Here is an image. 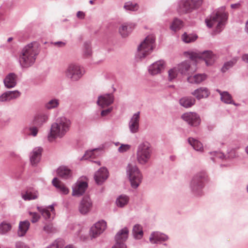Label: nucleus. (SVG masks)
Returning <instances> with one entry per match:
<instances>
[{
    "mask_svg": "<svg viewBox=\"0 0 248 248\" xmlns=\"http://www.w3.org/2000/svg\"><path fill=\"white\" fill-rule=\"evenodd\" d=\"M40 52V45L37 42H33L25 46L19 55L21 67L27 68L33 65Z\"/></svg>",
    "mask_w": 248,
    "mask_h": 248,
    "instance_id": "f257e3e1",
    "label": "nucleus"
},
{
    "mask_svg": "<svg viewBox=\"0 0 248 248\" xmlns=\"http://www.w3.org/2000/svg\"><path fill=\"white\" fill-rule=\"evenodd\" d=\"M71 122L64 116L58 117L55 122L51 124L50 133L47 138L49 141H52L57 138H62L69 130Z\"/></svg>",
    "mask_w": 248,
    "mask_h": 248,
    "instance_id": "f03ea898",
    "label": "nucleus"
},
{
    "mask_svg": "<svg viewBox=\"0 0 248 248\" xmlns=\"http://www.w3.org/2000/svg\"><path fill=\"white\" fill-rule=\"evenodd\" d=\"M155 37L153 35L147 36L137 47L136 57L142 60L149 55L155 47Z\"/></svg>",
    "mask_w": 248,
    "mask_h": 248,
    "instance_id": "7ed1b4c3",
    "label": "nucleus"
},
{
    "mask_svg": "<svg viewBox=\"0 0 248 248\" xmlns=\"http://www.w3.org/2000/svg\"><path fill=\"white\" fill-rule=\"evenodd\" d=\"M196 68L191 67L190 62L186 61L183 62L168 71V80L172 81L179 74L182 76L188 75L196 71Z\"/></svg>",
    "mask_w": 248,
    "mask_h": 248,
    "instance_id": "20e7f679",
    "label": "nucleus"
},
{
    "mask_svg": "<svg viewBox=\"0 0 248 248\" xmlns=\"http://www.w3.org/2000/svg\"><path fill=\"white\" fill-rule=\"evenodd\" d=\"M227 15L225 12H217L212 14L209 19H206L205 23L209 28L216 27V31L220 32L224 29L227 20Z\"/></svg>",
    "mask_w": 248,
    "mask_h": 248,
    "instance_id": "39448f33",
    "label": "nucleus"
},
{
    "mask_svg": "<svg viewBox=\"0 0 248 248\" xmlns=\"http://www.w3.org/2000/svg\"><path fill=\"white\" fill-rule=\"evenodd\" d=\"M152 154V147L148 142H142L138 146L136 156L140 164L145 165L148 163L151 157Z\"/></svg>",
    "mask_w": 248,
    "mask_h": 248,
    "instance_id": "423d86ee",
    "label": "nucleus"
},
{
    "mask_svg": "<svg viewBox=\"0 0 248 248\" xmlns=\"http://www.w3.org/2000/svg\"><path fill=\"white\" fill-rule=\"evenodd\" d=\"M202 3V0H179L177 3L176 10L180 15L191 12L199 8Z\"/></svg>",
    "mask_w": 248,
    "mask_h": 248,
    "instance_id": "0eeeda50",
    "label": "nucleus"
},
{
    "mask_svg": "<svg viewBox=\"0 0 248 248\" xmlns=\"http://www.w3.org/2000/svg\"><path fill=\"white\" fill-rule=\"evenodd\" d=\"M188 57L193 61L202 60L205 62L207 66L212 65L215 62L216 56L210 50H205L202 52H190L188 53Z\"/></svg>",
    "mask_w": 248,
    "mask_h": 248,
    "instance_id": "6e6552de",
    "label": "nucleus"
},
{
    "mask_svg": "<svg viewBox=\"0 0 248 248\" xmlns=\"http://www.w3.org/2000/svg\"><path fill=\"white\" fill-rule=\"evenodd\" d=\"M65 77L72 81H78L84 74V69L79 65L70 64L65 71Z\"/></svg>",
    "mask_w": 248,
    "mask_h": 248,
    "instance_id": "1a4fd4ad",
    "label": "nucleus"
},
{
    "mask_svg": "<svg viewBox=\"0 0 248 248\" xmlns=\"http://www.w3.org/2000/svg\"><path fill=\"white\" fill-rule=\"evenodd\" d=\"M128 230L124 228L116 234L115 236L116 244L112 248H126L124 242L128 238Z\"/></svg>",
    "mask_w": 248,
    "mask_h": 248,
    "instance_id": "9d476101",
    "label": "nucleus"
},
{
    "mask_svg": "<svg viewBox=\"0 0 248 248\" xmlns=\"http://www.w3.org/2000/svg\"><path fill=\"white\" fill-rule=\"evenodd\" d=\"M182 118L192 126H197L201 122L200 116L195 112H187L182 115Z\"/></svg>",
    "mask_w": 248,
    "mask_h": 248,
    "instance_id": "9b49d317",
    "label": "nucleus"
},
{
    "mask_svg": "<svg viewBox=\"0 0 248 248\" xmlns=\"http://www.w3.org/2000/svg\"><path fill=\"white\" fill-rule=\"evenodd\" d=\"M107 227L106 222L104 221H100L96 223L93 226L90 232V235L92 238L98 237L106 229Z\"/></svg>",
    "mask_w": 248,
    "mask_h": 248,
    "instance_id": "f8f14e48",
    "label": "nucleus"
},
{
    "mask_svg": "<svg viewBox=\"0 0 248 248\" xmlns=\"http://www.w3.org/2000/svg\"><path fill=\"white\" fill-rule=\"evenodd\" d=\"M165 66L166 62L165 61L160 60L149 65L148 70L150 75L154 76L161 73L164 69Z\"/></svg>",
    "mask_w": 248,
    "mask_h": 248,
    "instance_id": "ddd939ff",
    "label": "nucleus"
},
{
    "mask_svg": "<svg viewBox=\"0 0 248 248\" xmlns=\"http://www.w3.org/2000/svg\"><path fill=\"white\" fill-rule=\"evenodd\" d=\"M93 203L91 199L88 196L84 197L79 203L78 210L82 215H86L92 209Z\"/></svg>",
    "mask_w": 248,
    "mask_h": 248,
    "instance_id": "4468645a",
    "label": "nucleus"
},
{
    "mask_svg": "<svg viewBox=\"0 0 248 248\" xmlns=\"http://www.w3.org/2000/svg\"><path fill=\"white\" fill-rule=\"evenodd\" d=\"M43 148L41 147H36L33 148L30 154V164L32 166H36L40 162Z\"/></svg>",
    "mask_w": 248,
    "mask_h": 248,
    "instance_id": "2eb2a0df",
    "label": "nucleus"
},
{
    "mask_svg": "<svg viewBox=\"0 0 248 248\" xmlns=\"http://www.w3.org/2000/svg\"><path fill=\"white\" fill-rule=\"evenodd\" d=\"M140 111L137 112L133 115L130 119L128 124V127L131 133H136L139 131L140 118Z\"/></svg>",
    "mask_w": 248,
    "mask_h": 248,
    "instance_id": "dca6fc26",
    "label": "nucleus"
},
{
    "mask_svg": "<svg viewBox=\"0 0 248 248\" xmlns=\"http://www.w3.org/2000/svg\"><path fill=\"white\" fill-rule=\"evenodd\" d=\"M114 96L112 93L106 94L98 97L97 104L102 108L108 107L113 103Z\"/></svg>",
    "mask_w": 248,
    "mask_h": 248,
    "instance_id": "f3484780",
    "label": "nucleus"
},
{
    "mask_svg": "<svg viewBox=\"0 0 248 248\" xmlns=\"http://www.w3.org/2000/svg\"><path fill=\"white\" fill-rule=\"evenodd\" d=\"M135 26V24L133 23H124L120 26L119 32L122 37H126L130 34Z\"/></svg>",
    "mask_w": 248,
    "mask_h": 248,
    "instance_id": "a211bd4d",
    "label": "nucleus"
},
{
    "mask_svg": "<svg viewBox=\"0 0 248 248\" xmlns=\"http://www.w3.org/2000/svg\"><path fill=\"white\" fill-rule=\"evenodd\" d=\"M20 95L21 93L18 90L7 91L0 96V101L2 102H8L18 98Z\"/></svg>",
    "mask_w": 248,
    "mask_h": 248,
    "instance_id": "6ab92c4d",
    "label": "nucleus"
},
{
    "mask_svg": "<svg viewBox=\"0 0 248 248\" xmlns=\"http://www.w3.org/2000/svg\"><path fill=\"white\" fill-rule=\"evenodd\" d=\"M17 75L14 73L8 74L3 79V83L5 87L7 89H11L15 87L17 83Z\"/></svg>",
    "mask_w": 248,
    "mask_h": 248,
    "instance_id": "aec40b11",
    "label": "nucleus"
},
{
    "mask_svg": "<svg viewBox=\"0 0 248 248\" xmlns=\"http://www.w3.org/2000/svg\"><path fill=\"white\" fill-rule=\"evenodd\" d=\"M88 185L85 182L78 181L76 186L73 188L72 195L80 196L85 191Z\"/></svg>",
    "mask_w": 248,
    "mask_h": 248,
    "instance_id": "412c9836",
    "label": "nucleus"
},
{
    "mask_svg": "<svg viewBox=\"0 0 248 248\" xmlns=\"http://www.w3.org/2000/svg\"><path fill=\"white\" fill-rule=\"evenodd\" d=\"M127 175L129 176L131 186L134 188L137 187L141 180L140 171H129Z\"/></svg>",
    "mask_w": 248,
    "mask_h": 248,
    "instance_id": "4be33fe9",
    "label": "nucleus"
},
{
    "mask_svg": "<svg viewBox=\"0 0 248 248\" xmlns=\"http://www.w3.org/2000/svg\"><path fill=\"white\" fill-rule=\"evenodd\" d=\"M191 94L197 99L200 100L207 97L210 94V92L206 87H200L192 92Z\"/></svg>",
    "mask_w": 248,
    "mask_h": 248,
    "instance_id": "5701e85b",
    "label": "nucleus"
},
{
    "mask_svg": "<svg viewBox=\"0 0 248 248\" xmlns=\"http://www.w3.org/2000/svg\"><path fill=\"white\" fill-rule=\"evenodd\" d=\"M38 210L41 213L42 216L45 219H49L53 218L54 214V208L52 205L49 206L46 208L43 207H38Z\"/></svg>",
    "mask_w": 248,
    "mask_h": 248,
    "instance_id": "b1692460",
    "label": "nucleus"
},
{
    "mask_svg": "<svg viewBox=\"0 0 248 248\" xmlns=\"http://www.w3.org/2000/svg\"><path fill=\"white\" fill-rule=\"evenodd\" d=\"M48 119V115L47 114H39L34 117L33 123L34 124L39 127H41L47 121Z\"/></svg>",
    "mask_w": 248,
    "mask_h": 248,
    "instance_id": "393cba45",
    "label": "nucleus"
},
{
    "mask_svg": "<svg viewBox=\"0 0 248 248\" xmlns=\"http://www.w3.org/2000/svg\"><path fill=\"white\" fill-rule=\"evenodd\" d=\"M168 237L164 234L159 232H154L152 233L150 237V241L153 244L162 241H165L167 240Z\"/></svg>",
    "mask_w": 248,
    "mask_h": 248,
    "instance_id": "a878e982",
    "label": "nucleus"
},
{
    "mask_svg": "<svg viewBox=\"0 0 248 248\" xmlns=\"http://www.w3.org/2000/svg\"><path fill=\"white\" fill-rule=\"evenodd\" d=\"M52 184L62 194L66 195L69 193L68 188L57 178H54L53 179Z\"/></svg>",
    "mask_w": 248,
    "mask_h": 248,
    "instance_id": "bb28decb",
    "label": "nucleus"
},
{
    "mask_svg": "<svg viewBox=\"0 0 248 248\" xmlns=\"http://www.w3.org/2000/svg\"><path fill=\"white\" fill-rule=\"evenodd\" d=\"M205 74H196L193 76H189L187 78V80L188 82L192 84H199L206 79Z\"/></svg>",
    "mask_w": 248,
    "mask_h": 248,
    "instance_id": "cd10ccee",
    "label": "nucleus"
},
{
    "mask_svg": "<svg viewBox=\"0 0 248 248\" xmlns=\"http://www.w3.org/2000/svg\"><path fill=\"white\" fill-rule=\"evenodd\" d=\"M180 104L186 108H190L195 103V99L192 97H184L179 100Z\"/></svg>",
    "mask_w": 248,
    "mask_h": 248,
    "instance_id": "c85d7f7f",
    "label": "nucleus"
},
{
    "mask_svg": "<svg viewBox=\"0 0 248 248\" xmlns=\"http://www.w3.org/2000/svg\"><path fill=\"white\" fill-rule=\"evenodd\" d=\"M30 226V222L28 220L21 221L19 224V229L18 231V235L19 236H24Z\"/></svg>",
    "mask_w": 248,
    "mask_h": 248,
    "instance_id": "c756f323",
    "label": "nucleus"
},
{
    "mask_svg": "<svg viewBox=\"0 0 248 248\" xmlns=\"http://www.w3.org/2000/svg\"><path fill=\"white\" fill-rule=\"evenodd\" d=\"M38 192L36 190H27L25 193H22V197L25 201L35 200L38 197Z\"/></svg>",
    "mask_w": 248,
    "mask_h": 248,
    "instance_id": "7c9ffc66",
    "label": "nucleus"
},
{
    "mask_svg": "<svg viewBox=\"0 0 248 248\" xmlns=\"http://www.w3.org/2000/svg\"><path fill=\"white\" fill-rule=\"evenodd\" d=\"M108 171H96L94 175V179L96 183L98 184H101L105 181L108 177Z\"/></svg>",
    "mask_w": 248,
    "mask_h": 248,
    "instance_id": "2f4dec72",
    "label": "nucleus"
},
{
    "mask_svg": "<svg viewBox=\"0 0 248 248\" xmlns=\"http://www.w3.org/2000/svg\"><path fill=\"white\" fill-rule=\"evenodd\" d=\"M60 100L53 98L48 100L44 104V107L46 109L51 110L57 108L60 105Z\"/></svg>",
    "mask_w": 248,
    "mask_h": 248,
    "instance_id": "473e14b6",
    "label": "nucleus"
},
{
    "mask_svg": "<svg viewBox=\"0 0 248 248\" xmlns=\"http://www.w3.org/2000/svg\"><path fill=\"white\" fill-rule=\"evenodd\" d=\"M123 7L126 11L137 12L139 9L140 6L137 3L128 1L124 3Z\"/></svg>",
    "mask_w": 248,
    "mask_h": 248,
    "instance_id": "72a5a7b5",
    "label": "nucleus"
},
{
    "mask_svg": "<svg viewBox=\"0 0 248 248\" xmlns=\"http://www.w3.org/2000/svg\"><path fill=\"white\" fill-rule=\"evenodd\" d=\"M98 149H94L93 150H90L87 151L83 156L81 157L79 160L80 161L82 160H91V161L92 160L91 159L95 158L98 155H96L95 152H97Z\"/></svg>",
    "mask_w": 248,
    "mask_h": 248,
    "instance_id": "f704fd0d",
    "label": "nucleus"
},
{
    "mask_svg": "<svg viewBox=\"0 0 248 248\" xmlns=\"http://www.w3.org/2000/svg\"><path fill=\"white\" fill-rule=\"evenodd\" d=\"M188 142L195 150L200 152L203 151V145L199 140L192 138H189L188 139Z\"/></svg>",
    "mask_w": 248,
    "mask_h": 248,
    "instance_id": "c9c22d12",
    "label": "nucleus"
},
{
    "mask_svg": "<svg viewBox=\"0 0 248 248\" xmlns=\"http://www.w3.org/2000/svg\"><path fill=\"white\" fill-rule=\"evenodd\" d=\"M23 132L25 134L28 136L35 137L37 135L38 129L35 126L26 127L23 129Z\"/></svg>",
    "mask_w": 248,
    "mask_h": 248,
    "instance_id": "e433bc0d",
    "label": "nucleus"
},
{
    "mask_svg": "<svg viewBox=\"0 0 248 248\" xmlns=\"http://www.w3.org/2000/svg\"><path fill=\"white\" fill-rule=\"evenodd\" d=\"M198 38V36L196 34H187L185 32L182 35V40L186 43H190L194 42Z\"/></svg>",
    "mask_w": 248,
    "mask_h": 248,
    "instance_id": "4c0bfd02",
    "label": "nucleus"
},
{
    "mask_svg": "<svg viewBox=\"0 0 248 248\" xmlns=\"http://www.w3.org/2000/svg\"><path fill=\"white\" fill-rule=\"evenodd\" d=\"M134 237L136 239H140L143 235L142 228L140 225H135L133 229Z\"/></svg>",
    "mask_w": 248,
    "mask_h": 248,
    "instance_id": "58836bf2",
    "label": "nucleus"
},
{
    "mask_svg": "<svg viewBox=\"0 0 248 248\" xmlns=\"http://www.w3.org/2000/svg\"><path fill=\"white\" fill-rule=\"evenodd\" d=\"M183 26V22L180 19L175 18L171 25L170 26V29L174 31L179 30Z\"/></svg>",
    "mask_w": 248,
    "mask_h": 248,
    "instance_id": "ea45409f",
    "label": "nucleus"
},
{
    "mask_svg": "<svg viewBox=\"0 0 248 248\" xmlns=\"http://www.w3.org/2000/svg\"><path fill=\"white\" fill-rule=\"evenodd\" d=\"M129 201L128 197L125 195L120 196L116 200V204L118 206L123 207L127 204Z\"/></svg>",
    "mask_w": 248,
    "mask_h": 248,
    "instance_id": "a19ab883",
    "label": "nucleus"
},
{
    "mask_svg": "<svg viewBox=\"0 0 248 248\" xmlns=\"http://www.w3.org/2000/svg\"><path fill=\"white\" fill-rule=\"evenodd\" d=\"M220 99L226 104H231L232 101V95L228 92H223L221 93Z\"/></svg>",
    "mask_w": 248,
    "mask_h": 248,
    "instance_id": "79ce46f5",
    "label": "nucleus"
},
{
    "mask_svg": "<svg viewBox=\"0 0 248 248\" xmlns=\"http://www.w3.org/2000/svg\"><path fill=\"white\" fill-rule=\"evenodd\" d=\"M209 154L211 155V159L213 160L214 162L216 161V160L217 159H223L226 158V155H224L221 152H211L209 153Z\"/></svg>",
    "mask_w": 248,
    "mask_h": 248,
    "instance_id": "37998d69",
    "label": "nucleus"
},
{
    "mask_svg": "<svg viewBox=\"0 0 248 248\" xmlns=\"http://www.w3.org/2000/svg\"><path fill=\"white\" fill-rule=\"evenodd\" d=\"M236 62V59H232L230 61L224 63L223 66H222L221 70L222 72L225 73L227 70L232 68Z\"/></svg>",
    "mask_w": 248,
    "mask_h": 248,
    "instance_id": "c03bdc74",
    "label": "nucleus"
},
{
    "mask_svg": "<svg viewBox=\"0 0 248 248\" xmlns=\"http://www.w3.org/2000/svg\"><path fill=\"white\" fill-rule=\"evenodd\" d=\"M92 51L91 44L89 43H85L83 48V54L85 57H89L92 55Z\"/></svg>",
    "mask_w": 248,
    "mask_h": 248,
    "instance_id": "a18cd8bd",
    "label": "nucleus"
},
{
    "mask_svg": "<svg viewBox=\"0 0 248 248\" xmlns=\"http://www.w3.org/2000/svg\"><path fill=\"white\" fill-rule=\"evenodd\" d=\"M11 229V226L10 224L2 222L0 225V232L2 234H4L7 232Z\"/></svg>",
    "mask_w": 248,
    "mask_h": 248,
    "instance_id": "49530a36",
    "label": "nucleus"
},
{
    "mask_svg": "<svg viewBox=\"0 0 248 248\" xmlns=\"http://www.w3.org/2000/svg\"><path fill=\"white\" fill-rule=\"evenodd\" d=\"M58 175L63 179L66 180L72 177L71 171H58Z\"/></svg>",
    "mask_w": 248,
    "mask_h": 248,
    "instance_id": "de8ad7c7",
    "label": "nucleus"
},
{
    "mask_svg": "<svg viewBox=\"0 0 248 248\" xmlns=\"http://www.w3.org/2000/svg\"><path fill=\"white\" fill-rule=\"evenodd\" d=\"M126 170H139L135 160L132 161L128 164Z\"/></svg>",
    "mask_w": 248,
    "mask_h": 248,
    "instance_id": "09e8293b",
    "label": "nucleus"
},
{
    "mask_svg": "<svg viewBox=\"0 0 248 248\" xmlns=\"http://www.w3.org/2000/svg\"><path fill=\"white\" fill-rule=\"evenodd\" d=\"M131 145L127 144H122L118 148V151L119 153H124L130 150Z\"/></svg>",
    "mask_w": 248,
    "mask_h": 248,
    "instance_id": "8fccbe9b",
    "label": "nucleus"
},
{
    "mask_svg": "<svg viewBox=\"0 0 248 248\" xmlns=\"http://www.w3.org/2000/svg\"><path fill=\"white\" fill-rule=\"evenodd\" d=\"M238 156L236 152L234 149H231L228 152L227 156H226V158H228L229 159H233L236 158Z\"/></svg>",
    "mask_w": 248,
    "mask_h": 248,
    "instance_id": "3c124183",
    "label": "nucleus"
},
{
    "mask_svg": "<svg viewBox=\"0 0 248 248\" xmlns=\"http://www.w3.org/2000/svg\"><path fill=\"white\" fill-rule=\"evenodd\" d=\"M30 215L31 217V221L32 223H35L39 220L40 216L37 213L30 212Z\"/></svg>",
    "mask_w": 248,
    "mask_h": 248,
    "instance_id": "603ef678",
    "label": "nucleus"
},
{
    "mask_svg": "<svg viewBox=\"0 0 248 248\" xmlns=\"http://www.w3.org/2000/svg\"><path fill=\"white\" fill-rule=\"evenodd\" d=\"M72 229L75 232L76 235H78L81 231V227L79 225L76 224L72 226Z\"/></svg>",
    "mask_w": 248,
    "mask_h": 248,
    "instance_id": "864d4df0",
    "label": "nucleus"
},
{
    "mask_svg": "<svg viewBox=\"0 0 248 248\" xmlns=\"http://www.w3.org/2000/svg\"><path fill=\"white\" fill-rule=\"evenodd\" d=\"M44 230L47 232H51L53 231L54 229L51 224H48L44 226Z\"/></svg>",
    "mask_w": 248,
    "mask_h": 248,
    "instance_id": "5fc2aeb1",
    "label": "nucleus"
},
{
    "mask_svg": "<svg viewBox=\"0 0 248 248\" xmlns=\"http://www.w3.org/2000/svg\"><path fill=\"white\" fill-rule=\"evenodd\" d=\"M112 110V107H110L106 109L103 110L101 112V115L102 117L106 116L109 114Z\"/></svg>",
    "mask_w": 248,
    "mask_h": 248,
    "instance_id": "6e6d98bb",
    "label": "nucleus"
},
{
    "mask_svg": "<svg viewBox=\"0 0 248 248\" xmlns=\"http://www.w3.org/2000/svg\"><path fill=\"white\" fill-rule=\"evenodd\" d=\"M52 44L55 46H57L60 47L64 46L65 45V43L62 41H58L52 43Z\"/></svg>",
    "mask_w": 248,
    "mask_h": 248,
    "instance_id": "4d7b16f0",
    "label": "nucleus"
},
{
    "mask_svg": "<svg viewBox=\"0 0 248 248\" xmlns=\"http://www.w3.org/2000/svg\"><path fill=\"white\" fill-rule=\"evenodd\" d=\"M16 248H29L24 243L18 242L16 244Z\"/></svg>",
    "mask_w": 248,
    "mask_h": 248,
    "instance_id": "13d9d810",
    "label": "nucleus"
},
{
    "mask_svg": "<svg viewBox=\"0 0 248 248\" xmlns=\"http://www.w3.org/2000/svg\"><path fill=\"white\" fill-rule=\"evenodd\" d=\"M46 248H62V247L60 246L58 242L55 241L52 245L47 247Z\"/></svg>",
    "mask_w": 248,
    "mask_h": 248,
    "instance_id": "bf43d9fd",
    "label": "nucleus"
},
{
    "mask_svg": "<svg viewBox=\"0 0 248 248\" xmlns=\"http://www.w3.org/2000/svg\"><path fill=\"white\" fill-rule=\"evenodd\" d=\"M57 170H71L69 169H68L66 166H60Z\"/></svg>",
    "mask_w": 248,
    "mask_h": 248,
    "instance_id": "052dcab7",
    "label": "nucleus"
},
{
    "mask_svg": "<svg viewBox=\"0 0 248 248\" xmlns=\"http://www.w3.org/2000/svg\"><path fill=\"white\" fill-rule=\"evenodd\" d=\"M84 13L81 11L78 12L77 14V16L78 17L82 19L84 17Z\"/></svg>",
    "mask_w": 248,
    "mask_h": 248,
    "instance_id": "680f3d73",
    "label": "nucleus"
},
{
    "mask_svg": "<svg viewBox=\"0 0 248 248\" xmlns=\"http://www.w3.org/2000/svg\"><path fill=\"white\" fill-rule=\"evenodd\" d=\"M242 59L243 61L248 63V54H245L242 56Z\"/></svg>",
    "mask_w": 248,
    "mask_h": 248,
    "instance_id": "e2e57ef3",
    "label": "nucleus"
},
{
    "mask_svg": "<svg viewBox=\"0 0 248 248\" xmlns=\"http://www.w3.org/2000/svg\"><path fill=\"white\" fill-rule=\"evenodd\" d=\"M240 4L239 3L232 4L231 7L232 9H237L240 6Z\"/></svg>",
    "mask_w": 248,
    "mask_h": 248,
    "instance_id": "0e129e2a",
    "label": "nucleus"
},
{
    "mask_svg": "<svg viewBox=\"0 0 248 248\" xmlns=\"http://www.w3.org/2000/svg\"><path fill=\"white\" fill-rule=\"evenodd\" d=\"M245 31L248 33V20L246 23Z\"/></svg>",
    "mask_w": 248,
    "mask_h": 248,
    "instance_id": "69168bd1",
    "label": "nucleus"
},
{
    "mask_svg": "<svg viewBox=\"0 0 248 248\" xmlns=\"http://www.w3.org/2000/svg\"><path fill=\"white\" fill-rule=\"evenodd\" d=\"M170 158L171 161H174L175 160L176 156L175 155H170Z\"/></svg>",
    "mask_w": 248,
    "mask_h": 248,
    "instance_id": "338daca9",
    "label": "nucleus"
},
{
    "mask_svg": "<svg viewBox=\"0 0 248 248\" xmlns=\"http://www.w3.org/2000/svg\"><path fill=\"white\" fill-rule=\"evenodd\" d=\"M107 170V169L106 167H101L100 168H99L98 169V170L99 171H100V170Z\"/></svg>",
    "mask_w": 248,
    "mask_h": 248,
    "instance_id": "774afa93",
    "label": "nucleus"
}]
</instances>
